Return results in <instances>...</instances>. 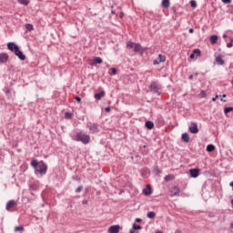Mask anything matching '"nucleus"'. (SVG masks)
I'll return each mask as SVG.
<instances>
[{
	"instance_id": "obj_7",
	"label": "nucleus",
	"mask_w": 233,
	"mask_h": 233,
	"mask_svg": "<svg viewBox=\"0 0 233 233\" xmlns=\"http://www.w3.org/2000/svg\"><path fill=\"white\" fill-rule=\"evenodd\" d=\"M89 130L92 134H97V132H99L97 124H92L91 126H89Z\"/></svg>"
},
{
	"instance_id": "obj_32",
	"label": "nucleus",
	"mask_w": 233,
	"mask_h": 233,
	"mask_svg": "<svg viewBox=\"0 0 233 233\" xmlns=\"http://www.w3.org/2000/svg\"><path fill=\"white\" fill-rule=\"evenodd\" d=\"M134 230H141V226H137L136 224H133V228Z\"/></svg>"
},
{
	"instance_id": "obj_26",
	"label": "nucleus",
	"mask_w": 233,
	"mask_h": 233,
	"mask_svg": "<svg viewBox=\"0 0 233 233\" xmlns=\"http://www.w3.org/2000/svg\"><path fill=\"white\" fill-rule=\"evenodd\" d=\"M158 59H159V63H165V61L167 60V58L163 55H159Z\"/></svg>"
},
{
	"instance_id": "obj_3",
	"label": "nucleus",
	"mask_w": 233,
	"mask_h": 233,
	"mask_svg": "<svg viewBox=\"0 0 233 233\" xmlns=\"http://www.w3.org/2000/svg\"><path fill=\"white\" fill-rule=\"evenodd\" d=\"M189 132H191V134H198V132H199V128H198L197 123L191 122V127H189Z\"/></svg>"
},
{
	"instance_id": "obj_29",
	"label": "nucleus",
	"mask_w": 233,
	"mask_h": 233,
	"mask_svg": "<svg viewBox=\"0 0 233 233\" xmlns=\"http://www.w3.org/2000/svg\"><path fill=\"white\" fill-rule=\"evenodd\" d=\"M233 107H225L224 108V114H228V112H232Z\"/></svg>"
},
{
	"instance_id": "obj_28",
	"label": "nucleus",
	"mask_w": 233,
	"mask_h": 233,
	"mask_svg": "<svg viewBox=\"0 0 233 233\" xmlns=\"http://www.w3.org/2000/svg\"><path fill=\"white\" fill-rule=\"evenodd\" d=\"M172 179H174L172 175H167L165 177V181H172Z\"/></svg>"
},
{
	"instance_id": "obj_33",
	"label": "nucleus",
	"mask_w": 233,
	"mask_h": 233,
	"mask_svg": "<svg viewBox=\"0 0 233 233\" xmlns=\"http://www.w3.org/2000/svg\"><path fill=\"white\" fill-rule=\"evenodd\" d=\"M190 5L192 6V8H196V6H197L196 0H191L190 1Z\"/></svg>"
},
{
	"instance_id": "obj_37",
	"label": "nucleus",
	"mask_w": 233,
	"mask_h": 233,
	"mask_svg": "<svg viewBox=\"0 0 233 233\" xmlns=\"http://www.w3.org/2000/svg\"><path fill=\"white\" fill-rule=\"evenodd\" d=\"M81 190H83V186H79V187L76 188V192H81Z\"/></svg>"
},
{
	"instance_id": "obj_44",
	"label": "nucleus",
	"mask_w": 233,
	"mask_h": 233,
	"mask_svg": "<svg viewBox=\"0 0 233 233\" xmlns=\"http://www.w3.org/2000/svg\"><path fill=\"white\" fill-rule=\"evenodd\" d=\"M129 233H136V229H134L133 228L130 229Z\"/></svg>"
},
{
	"instance_id": "obj_38",
	"label": "nucleus",
	"mask_w": 233,
	"mask_h": 233,
	"mask_svg": "<svg viewBox=\"0 0 233 233\" xmlns=\"http://www.w3.org/2000/svg\"><path fill=\"white\" fill-rule=\"evenodd\" d=\"M227 47L228 48H232V39H231V42L227 44Z\"/></svg>"
},
{
	"instance_id": "obj_35",
	"label": "nucleus",
	"mask_w": 233,
	"mask_h": 233,
	"mask_svg": "<svg viewBox=\"0 0 233 233\" xmlns=\"http://www.w3.org/2000/svg\"><path fill=\"white\" fill-rule=\"evenodd\" d=\"M111 72L113 76H116V74H117V69L116 68H111Z\"/></svg>"
},
{
	"instance_id": "obj_31",
	"label": "nucleus",
	"mask_w": 233,
	"mask_h": 233,
	"mask_svg": "<svg viewBox=\"0 0 233 233\" xmlns=\"http://www.w3.org/2000/svg\"><path fill=\"white\" fill-rule=\"evenodd\" d=\"M127 46H128L129 48H134V47L136 46V43L128 42V43H127Z\"/></svg>"
},
{
	"instance_id": "obj_17",
	"label": "nucleus",
	"mask_w": 233,
	"mask_h": 233,
	"mask_svg": "<svg viewBox=\"0 0 233 233\" xmlns=\"http://www.w3.org/2000/svg\"><path fill=\"white\" fill-rule=\"evenodd\" d=\"M142 50L141 44H135L134 52H141Z\"/></svg>"
},
{
	"instance_id": "obj_12",
	"label": "nucleus",
	"mask_w": 233,
	"mask_h": 233,
	"mask_svg": "<svg viewBox=\"0 0 233 233\" xmlns=\"http://www.w3.org/2000/svg\"><path fill=\"white\" fill-rule=\"evenodd\" d=\"M109 233H119V226H111L108 228Z\"/></svg>"
},
{
	"instance_id": "obj_51",
	"label": "nucleus",
	"mask_w": 233,
	"mask_h": 233,
	"mask_svg": "<svg viewBox=\"0 0 233 233\" xmlns=\"http://www.w3.org/2000/svg\"><path fill=\"white\" fill-rule=\"evenodd\" d=\"M189 79H194V76H189Z\"/></svg>"
},
{
	"instance_id": "obj_10",
	"label": "nucleus",
	"mask_w": 233,
	"mask_h": 233,
	"mask_svg": "<svg viewBox=\"0 0 233 233\" xmlns=\"http://www.w3.org/2000/svg\"><path fill=\"white\" fill-rule=\"evenodd\" d=\"M6 61H8V54L6 53H1L0 54V63H6Z\"/></svg>"
},
{
	"instance_id": "obj_36",
	"label": "nucleus",
	"mask_w": 233,
	"mask_h": 233,
	"mask_svg": "<svg viewBox=\"0 0 233 233\" xmlns=\"http://www.w3.org/2000/svg\"><path fill=\"white\" fill-rule=\"evenodd\" d=\"M66 117L67 119H70V117H72V114L66 112Z\"/></svg>"
},
{
	"instance_id": "obj_46",
	"label": "nucleus",
	"mask_w": 233,
	"mask_h": 233,
	"mask_svg": "<svg viewBox=\"0 0 233 233\" xmlns=\"http://www.w3.org/2000/svg\"><path fill=\"white\" fill-rule=\"evenodd\" d=\"M218 97H219L218 95H216V97L212 98V101H216V99H218Z\"/></svg>"
},
{
	"instance_id": "obj_4",
	"label": "nucleus",
	"mask_w": 233,
	"mask_h": 233,
	"mask_svg": "<svg viewBox=\"0 0 233 233\" xmlns=\"http://www.w3.org/2000/svg\"><path fill=\"white\" fill-rule=\"evenodd\" d=\"M15 55L20 58L21 61H25L26 59V56L19 50V47H15Z\"/></svg>"
},
{
	"instance_id": "obj_48",
	"label": "nucleus",
	"mask_w": 233,
	"mask_h": 233,
	"mask_svg": "<svg viewBox=\"0 0 233 233\" xmlns=\"http://www.w3.org/2000/svg\"><path fill=\"white\" fill-rule=\"evenodd\" d=\"M105 110L106 112H110V107H106Z\"/></svg>"
},
{
	"instance_id": "obj_40",
	"label": "nucleus",
	"mask_w": 233,
	"mask_h": 233,
	"mask_svg": "<svg viewBox=\"0 0 233 233\" xmlns=\"http://www.w3.org/2000/svg\"><path fill=\"white\" fill-rule=\"evenodd\" d=\"M189 57L190 59H194V57H196V54L192 53Z\"/></svg>"
},
{
	"instance_id": "obj_19",
	"label": "nucleus",
	"mask_w": 233,
	"mask_h": 233,
	"mask_svg": "<svg viewBox=\"0 0 233 233\" xmlns=\"http://www.w3.org/2000/svg\"><path fill=\"white\" fill-rule=\"evenodd\" d=\"M210 42H211V45H216V43H218V35H211Z\"/></svg>"
},
{
	"instance_id": "obj_24",
	"label": "nucleus",
	"mask_w": 233,
	"mask_h": 233,
	"mask_svg": "<svg viewBox=\"0 0 233 233\" xmlns=\"http://www.w3.org/2000/svg\"><path fill=\"white\" fill-rule=\"evenodd\" d=\"M25 29L28 30L29 32H32V30H34V25L32 24H26Z\"/></svg>"
},
{
	"instance_id": "obj_56",
	"label": "nucleus",
	"mask_w": 233,
	"mask_h": 233,
	"mask_svg": "<svg viewBox=\"0 0 233 233\" xmlns=\"http://www.w3.org/2000/svg\"><path fill=\"white\" fill-rule=\"evenodd\" d=\"M223 37H224V38L227 37V35H223Z\"/></svg>"
},
{
	"instance_id": "obj_30",
	"label": "nucleus",
	"mask_w": 233,
	"mask_h": 233,
	"mask_svg": "<svg viewBox=\"0 0 233 233\" xmlns=\"http://www.w3.org/2000/svg\"><path fill=\"white\" fill-rule=\"evenodd\" d=\"M193 53L195 54V56H198V57L199 56H201V51L199 49H195Z\"/></svg>"
},
{
	"instance_id": "obj_52",
	"label": "nucleus",
	"mask_w": 233,
	"mask_h": 233,
	"mask_svg": "<svg viewBox=\"0 0 233 233\" xmlns=\"http://www.w3.org/2000/svg\"><path fill=\"white\" fill-rule=\"evenodd\" d=\"M220 101H223L224 103H227V100H225V99H220Z\"/></svg>"
},
{
	"instance_id": "obj_50",
	"label": "nucleus",
	"mask_w": 233,
	"mask_h": 233,
	"mask_svg": "<svg viewBox=\"0 0 233 233\" xmlns=\"http://www.w3.org/2000/svg\"><path fill=\"white\" fill-rule=\"evenodd\" d=\"M125 15V14H123V12L120 13V17H123Z\"/></svg>"
},
{
	"instance_id": "obj_18",
	"label": "nucleus",
	"mask_w": 233,
	"mask_h": 233,
	"mask_svg": "<svg viewBox=\"0 0 233 233\" xmlns=\"http://www.w3.org/2000/svg\"><path fill=\"white\" fill-rule=\"evenodd\" d=\"M146 127H147V128H148V130H152V128H154V122L147 121L146 122Z\"/></svg>"
},
{
	"instance_id": "obj_22",
	"label": "nucleus",
	"mask_w": 233,
	"mask_h": 233,
	"mask_svg": "<svg viewBox=\"0 0 233 233\" xmlns=\"http://www.w3.org/2000/svg\"><path fill=\"white\" fill-rule=\"evenodd\" d=\"M147 218H148L149 219H154V218H156V212L150 211V212L147 213Z\"/></svg>"
},
{
	"instance_id": "obj_42",
	"label": "nucleus",
	"mask_w": 233,
	"mask_h": 233,
	"mask_svg": "<svg viewBox=\"0 0 233 233\" xmlns=\"http://www.w3.org/2000/svg\"><path fill=\"white\" fill-rule=\"evenodd\" d=\"M153 65H159V61L154 60Z\"/></svg>"
},
{
	"instance_id": "obj_54",
	"label": "nucleus",
	"mask_w": 233,
	"mask_h": 233,
	"mask_svg": "<svg viewBox=\"0 0 233 233\" xmlns=\"http://www.w3.org/2000/svg\"><path fill=\"white\" fill-rule=\"evenodd\" d=\"M83 204H84V205L86 204V200H83Z\"/></svg>"
},
{
	"instance_id": "obj_47",
	"label": "nucleus",
	"mask_w": 233,
	"mask_h": 233,
	"mask_svg": "<svg viewBox=\"0 0 233 233\" xmlns=\"http://www.w3.org/2000/svg\"><path fill=\"white\" fill-rule=\"evenodd\" d=\"M137 223H141V218H136Z\"/></svg>"
},
{
	"instance_id": "obj_43",
	"label": "nucleus",
	"mask_w": 233,
	"mask_h": 233,
	"mask_svg": "<svg viewBox=\"0 0 233 233\" xmlns=\"http://www.w3.org/2000/svg\"><path fill=\"white\" fill-rule=\"evenodd\" d=\"M222 3L228 4V3H230V0H222Z\"/></svg>"
},
{
	"instance_id": "obj_57",
	"label": "nucleus",
	"mask_w": 233,
	"mask_h": 233,
	"mask_svg": "<svg viewBox=\"0 0 233 233\" xmlns=\"http://www.w3.org/2000/svg\"><path fill=\"white\" fill-rule=\"evenodd\" d=\"M195 76H198V73H196V74H195Z\"/></svg>"
},
{
	"instance_id": "obj_55",
	"label": "nucleus",
	"mask_w": 233,
	"mask_h": 233,
	"mask_svg": "<svg viewBox=\"0 0 233 233\" xmlns=\"http://www.w3.org/2000/svg\"><path fill=\"white\" fill-rule=\"evenodd\" d=\"M222 97H227V95H222Z\"/></svg>"
},
{
	"instance_id": "obj_9",
	"label": "nucleus",
	"mask_w": 233,
	"mask_h": 233,
	"mask_svg": "<svg viewBox=\"0 0 233 233\" xmlns=\"http://www.w3.org/2000/svg\"><path fill=\"white\" fill-rule=\"evenodd\" d=\"M7 48H8V50H10L11 52H14L15 54V48H19V46H17L14 43L10 42L7 44Z\"/></svg>"
},
{
	"instance_id": "obj_23",
	"label": "nucleus",
	"mask_w": 233,
	"mask_h": 233,
	"mask_svg": "<svg viewBox=\"0 0 233 233\" xmlns=\"http://www.w3.org/2000/svg\"><path fill=\"white\" fill-rule=\"evenodd\" d=\"M18 3H20V5H24L25 6H28L30 2L28 0H18Z\"/></svg>"
},
{
	"instance_id": "obj_39",
	"label": "nucleus",
	"mask_w": 233,
	"mask_h": 233,
	"mask_svg": "<svg viewBox=\"0 0 233 233\" xmlns=\"http://www.w3.org/2000/svg\"><path fill=\"white\" fill-rule=\"evenodd\" d=\"M31 188H32L33 190H37V185H32V186H31Z\"/></svg>"
},
{
	"instance_id": "obj_5",
	"label": "nucleus",
	"mask_w": 233,
	"mask_h": 233,
	"mask_svg": "<svg viewBox=\"0 0 233 233\" xmlns=\"http://www.w3.org/2000/svg\"><path fill=\"white\" fill-rule=\"evenodd\" d=\"M150 90L151 92H153V94H157V96L161 94V92L159 91V87L156 85V83L151 84Z\"/></svg>"
},
{
	"instance_id": "obj_14",
	"label": "nucleus",
	"mask_w": 233,
	"mask_h": 233,
	"mask_svg": "<svg viewBox=\"0 0 233 233\" xmlns=\"http://www.w3.org/2000/svg\"><path fill=\"white\" fill-rule=\"evenodd\" d=\"M216 63L220 65V66H223L225 65V61L223 60V58L221 57V56H218L216 57Z\"/></svg>"
},
{
	"instance_id": "obj_16",
	"label": "nucleus",
	"mask_w": 233,
	"mask_h": 233,
	"mask_svg": "<svg viewBox=\"0 0 233 233\" xmlns=\"http://www.w3.org/2000/svg\"><path fill=\"white\" fill-rule=\"evenodd\" d=\"M182 139L185 141V143H188L190 141V137H188V134L183 133L182 134Z\"/></svg>"
},
{
	"instance_id": "obj_53",
	"label": "nucleus",
	"mask_w": 233,
	"mask_h": 233,
	"mask_svg": "<svg viewBox=\"0 0 233 233\" xmlns=\"http://www.w3.org/2000/svg\"><path fill=\"white\" fill-rule=\"evenodd\" d=\"M230 228L233 229V222L230 224Z\"/></svg>"
},
{
	"instance_id": "obj_8",
	"label": "nucleus",
	"mask_w": 233,
	"mask_h": 233,
	"mask_svg": "<svg viewBox=\"0 0 233 233\" xmlns=\"http://www.w3.org/2000/svg\"><path fill=\"white\" fill-rule=\"evenodd\" d=\"M143 194H145V196H150V194H152V187H150V184H147L146 188L143 189Z\"/></svg>"
},
{
	"instance_id": "obj_13",
	"label": "nucleus",
	"mask_w": 233,
	"mask_h": 233,
	"mask_svg": "<svg viewBox=\"0 0 233 233\" xmlns=\"http://www.w3.org/2000/svg\"><path fill=\"white\" fill-rule=\"evenodd\" d=\"M171 196H179V187H173L171 188Z\"/></svg>"
},
{
	"instance_id": "obj_49",
	"label": "nucleus",
	"mask_w": 233,
	"mask_h": 233,
	"mask_svg": "<svg viewBox=\"0 0 233 233\" xmlns=\"http://www.w3.org/2000/svg\"><path fill=\"white\" fill-rule=\"evenodd\" d=\"M229 187H232V190H233V181L229 183Z\"/></svg>"
},
{
	"instance_id": "obj_27",
	"label": "nucleus",
	"mask_w": 233,
	"mask_h": 233,
	"mask_svg": "<svg viewBox=\"0 0 233 233\" xmlns=\"http://www.w3.org/2000/svg\"><path fill=\"white\" fill-rule=\"evenodd\" d=\"M25 229V228H23V226H18L15 228V232H21Z\"/></svg>"
},
{
	"instance_id": "obj_2",
	"label": "nucleus",
	"mask_w": 233,
	"mask_h": 233,
	"mask_svg": "<svg viewBox=\"0 0 233 233\" xmlns=\"http://www.w3.org/2000/svg\"><path fill=\"white\" fill-rule=\"evenodd\" d=\"M75 140L81 141V143H84V145H88V143H90V136L82 133H77L76 138Z\"/></svg>"
},
{
	"instance_id": "obj_21",
	"label": "nucleus",
	"mask_w": 233,
	"mask_h": 233,
	"mask_svg": "<svg viewBox=\"0 0 233 233\" xmlns=\"http://www.w3.org/2000/svg\"><path fill=\"white\" fill-rule=\"evenodd\" d=\"M162 5L164 6V8H168V6H170V0H163Z\"/></svg>"
},
{
	"instance_id": "obj_6",
	"label": "nucleus",
	"mask_w": 233,
	"mask_h": 233,
	"mask_svg": "<svg viewBox=\"0 0 233 233\" xmlns=\"http://www.w3.org/2000/svg\"><path fill=\"white\" fill-rule=\"evenodd\" d=\"M16 205H17V202H15V200H10L6 204V210H8V212H10V210H12V208H14V207H16Z\"/></svg>"
},
{
	"instance_id": "obj_20",
	"label": "nucleus",
	"mask_w": 233,
	"mask_h": 233,
	"mask_svg": "<svg viewBox=\"0 0 233 233\" xmlns=\"http://www.w3.org/2000/svg\"><path fill=\"white\" fill-rule=\"evenodd\" d=\"M216 150V147L214 145H208L207 151L208 152H214Z\"/></svg>"
},
{
	"instance_id": "obj_34",
	"label": "nucleus",
	"mask_w": 233,
	"mask_h": 233,
	"mask_svg": "<svg viewBox=\"0 0 233 233\" xmlns=\"http://www.w3.org/2000/svg\"><path fill=\"white\" fill-rule=\"evenodd\" d=\"M199 97H207V92L201 91L199 94Z\"/></svg>"
},
{
	"instance_id": "obj_11",
	"label": "nucleus",
	"mask_w": 233,
	"mask_h": 233,
	"mask_svg": "<svg viewBox=\"0 0 233 233\" xmlns=\"http://www.w3.org/2000/svg\"><path fill=\"white\" fill-rule=\"evenodd\" d=\"M189 174L191 177H198V176H199V169H197V168L190 169Z\"/></svg>"
},
{
	"instance_id": "obj_41",
	"label": "nucleus",
	"mask_w": 233,
	"mask_h": 233,
	"mask_svg": "<svg viewBox=\"0 0 233 233\" xmlns=\"http://www.w3.org/2000/svg\"><path fill=\"white\" fill-rule=\"evenodd\" d=\"M76 100L78 103H81V97L76 96Z\"/></svg>"
},
{
	"instance_id": "obj_45",
	"label": "nucleus",
	"mask_w": 233,
	"mask_h": 233,
	"mask_svg": "<svg viewBox=\"0 0 233 233\" xmlns=\"http://www.w3.org/2000/svg\"><path fill=\"white\" fill-rule=\"evenodd\" d=\"M189 34H194V29L193 28L189 29Z\"/></svg>"
},
{
	"instance_id": "obj_25",
	"label": "nucleus",
	"mask_w": 233,
	"mask_h": 233,
	"mask_svg": "<svg viewBox=\"0 0 233 233\" xmlns=\"http://www.w3.org/2000/svg\"><path fill=\"white\" fill-rule=\"evenodd\" d=\"M94 62L96 64V65H101V63H103V59L101 57H96Z\"/></svg>"
},
{
	"instance_id": "obj_1",
	"label": "nucleus",
	"mask_w": 233,
	"mask_h": 233,
	"mask_svg": "<svg viewBox=\"0 0 233 233\" xmlns=\"http://www.w3.org/2000/svg\"><path fill=\"white\" fill-rule=\"evenodd\" d=\"M31 167L35 168V174H39L40 176H45V174H46V170H48V167H46L45 162H37L35 159L31 161Z\"/></svg>"
},
{
	"instance_id": "obj_15",
	"label": "nucleus",
	"mask_w": 233,
	"mask_h": 233,
	"mask_svg": "<svg viewBox=\"0 0 233 233\" xmlns=\"http://www.w3.org/2000/svg\"><path fill=\"white\" fill-rule=\"evenodd\" d=\"M101 97H105V91L95 94V99H96L97 101H99Z\"/></svg>"
}]
</instances>
